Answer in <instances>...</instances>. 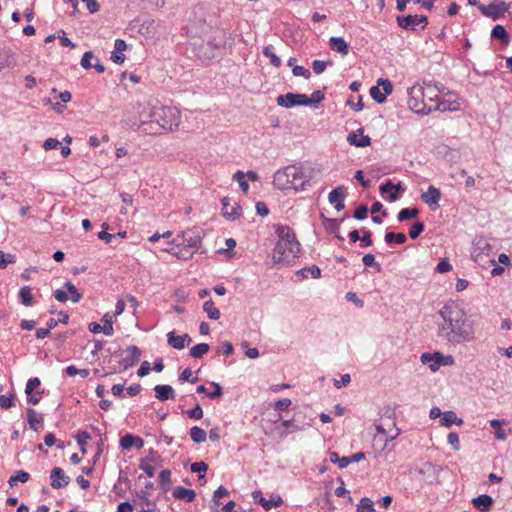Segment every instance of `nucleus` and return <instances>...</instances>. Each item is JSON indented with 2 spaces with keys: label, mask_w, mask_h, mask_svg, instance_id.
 Returning <instances> with one entry per match:
<instances>
[{
  "label": "nucleus",
  "mask_w": 512,
  "mask_h": 512,
  "mask_svg": "<svg viewBox=\"0 0 512 512\" xmlns=\"http://www.w3.org/2000/svg\"><path fill=\"white\" fill-rule=\"evenodd\" d=\"M473 506L481 512H486L490 509L493 504L491 496L483 494L472 500Z\"/></svg>",
  "instance_id": "bb28decb"
},
{
  "label": "nucleus",
  "mask_w": 512,
  "mask_h": 512,
  "mask_svg": "<svg viewBox=\"0 0 512 512\" xmlns=\"http://www.w3.org/2000/svg\"><path fill=\"white\" fill-rule=\"evenodd\" d=\"M377 84H378L380 87H382V89H383V94H385V96H386V97L392 93V91H393V86H392V83H391V81H390V80L380 78V79L377 81Z\"/></svg>",
  "instance_id": "052dcab7"
},
{
  "label": "nucleus",
  "mask_w": 512,
  "mask_h": 512,
  "mask_svg": "<svg viewBox=\"0 0 512 512\" xmlns=\"http://www.w3.org/2000/svg\"><path fill=\"white\" fill-rule=\"evenodd\" d=\"M329 46L333 51L342 55H347L349 53V46L341 37H331L329 40Z\"/></svg>",
  "instance_id": "a878e982"
},
{
  "label": "nucleus",
  "mask_w": 512,
  "mask_h": 512,
  "mask_svg": "<svg viewBox=\"0 0 512 512\" xmlns=\"http://www.w3.org/2000/svg\"><path fill=\"white\" fill-rule=\"evenodd\" d=\"M420 360L423 364H428L431 371H437L441 365H448L445 357L440 352L428 353L421 355Z\"/></svg>",
  "instance_id": "9b49d317"
},
{
  "label": "nucleus",
  "mask_w": 512,
  "mask_h": 512,
  "mask_svg": "<svg viewBox=\"0 0 512 512\" xmlns=\"http://www.w3.org/2000/svg\"><path fill=\"white\" fill-rule=\"evenodd\" d=\"M226 41V32L223 29H212L205 39H195L191 45L199 58L210 60L215 57L218 50Z\"/></svg>",
  "instance_id": "20e7f679"
},
{
  "label": "nucleus",
  "mask_w": 512,
  "mask_h": 512,
  "mask_svg": "<svg viewBox=\"0 0 512 512\" xmlns=\"http://www.w3.org/2000/svg\"><path fill=\"white\" fill-rule=\"evenodd\" d=\"M64 287L67 289L66 292L70 294V298L74 303L81 299V294L77 291L75 285L72 282L67 281Z\"/></svg>",
  "instance_id": "8fccbe9b"
},
{
  "label": "nucleus",
  "mask_w": 512,
  "mask_h": 512,
  "mask_svg": "<svg viewBox=\"0 0 512 512\" xmlns=\"http://www.w3.org/2000/svg\"><path fill=\"white\" fill-rule=\"evenodd\" d=\"M190 470L193 473H205L208 470V465L203 461L194 462L191 464Z\"/></svg>",
  "instance_id": "338daca9"
},
{
  "label": "nucleus",
  "mask_w": 512,
  "mask_h": 512,
  "mask_svg": "<svg viewBox=\"0 0 512 512\" xmlns=\"http://www.w3.org/2000/svg\"><path fill=\"white\" fill-rule=\"evenodd\" d=\"M178 246H185L194 253L201 246V236L199 231L195 229H188L179 233L172 242H178Z\"/></svg>",
  "instance_id": "0eeeda50"
},
{
  "label": "nucleus",
  "mask_w": 512,
  "mask_h": 512,
  "mask_svg": "<svg viewBox=\"0 0 512 512\" xmlns=\"http://www.w3.org/2000/svg\"><path fill=\"white\" fill-rule=\"evenodd\" d=\"M252 496L254 501L261 505L265 510H270L272 507L281 506L283 503V500L279 495L272 494L270 499H265L261 491H254Z\"/></svg>",
  "instance_id": "ddd939ff"
},
{
  "label": "nucleus",
  "mask_w": 512,
  "mask_h": 512,
  "mask_svg": "<svg viewBox=\"0 0 512 512\" xmlns=\"http://www.w3.org/2000/svg\"><path fill=\"white\" fill-rule=\"evenodd\" d=\"M323 219V224L325 225L326 229L329 230L332 233H336L339 230V224L343 219H333V218H327L323 214L321 215Z\"/></svg>",
  "instance_id": "79ce46f5"
},
{
  "label": "nucleus",
  "mask_w": 512,
  "mask_h": 512,
  "mask_svg": "<svg viewBox=\"0 0 512 512\" xmlns=\"http://www.w3.org/2000/svg\"><path fill=\"white\" fill-rule=\"evenodd\" d=\"M439 314L443 320H460L463 312L456 302L450 301L443 306Z\"/></svg>",
  "instance_id": "f3484780"
},
{
  "label": "nucleus",
  "mask_w": 512,
  "mask_h": 512,
  "mask_svg": "<svg viewBox=\"0 0 512 512\" xmlns=\"http://www.w3.org/2000/svg\"><path fill=\"white\" fill-rule=\"evenodd\" d=\"M478 8L484 16L491 17L493 20L499 19L508 10L505 2L491 3L487 6L480 4Z\"/></svg>",
  "instance_id": "9d476101"
},
{
  "label": "nucleus",
  "mask_w": 512,
  "mask_h": 512,
  "mask_svg": "<svg viewBox=\"0 0 512 512\" xmlns=\"http://www.w3.org/2000/svg\"><path fill=\"white\" fill-rule=\"evenodd\" d=\"M41 384L40 379L37 377L30 378L26 383L25 393L31 395L33 391Z\"/></svg>",
  "instance_id": "e2e57ef3"
},
{
  "label": "nucleus",
  "mask_w": 512,
  "mask_h": 512,
  "mask_svg": "<svg viewBox=\"0 0 512 512\" xmlns=\"http://www.w3.org/2000/svg\"><path fill=\"white\" fill-rule=\"evenodd\" d=\"M126 302L130 304V308L132 309V313L134 314L137 302L134 297L128 296L126 298V301L122 299L118 300L115 306V311L112 314L106 313L101 320H112L113 317H117L118 315H120L125 310Z\"/></svg>",
  "instance_id": "6ab92c4d"
},
{
  "label": "nucleus",
  "mask_w": 512,
  "mask_h": 512,
  "mask_svg": "<svg viewBox=\"0 0 512 512\" xmlns=\"http://www.w3.org/2000/svg\"><path fill=\"white\" fill-rule=\"evenodd\" d=\"M425 225L422 221H416L409 229V237L416 239L424 231Z\"/></svg>",
  "instance_id": "a18cd8bd"
},
{
  "label": "nucleus",
  "mask_w": 512,
  "mask_h": 512,
  "mask_svg": "<svg viewBox=\"0 0 512 512\" xmlns=\"http://www.w3.org/2000/svg\"><path fill=\"white\" fill-rule=\"evenodd\" d=\"M113 322H104L103 325H101L99 322H90L88 329L92 333H104L107 336H111L114 332L113 329Z\"/></svg>",
  "instance_id": "393cba45"
},
{
  "label": "nucleus",
  "mask_w": 512,
  "mask_h": 512,
  "mask_svg": "<svg viewBox=\"0 0 512 512\" xmlns=\"http://www.w3.org/2000/svg\"><path fill=\"white\" fill-rule=\"evenodd\" d=\"M441 468L432 464L431 462H423L418 468L417 472L422 475L429 483H433L439 477Z\"/></svg>",
  "instance_id": "2eb2a0df"
},
{
  "label": "nucleus",
  "mask_w": 512,
  "mask_h": 512,
  "mask_svg": "<svg viewBox=\"0 0 512 512\" xmlns=\"http://www.w3.org/2000/svg\"><path fill=\"white\" fill-rule=\"evenodd\" d=\"M415 18V15H399L396 17V22L400 28L415 32L418 26Z\"/></svg>",
  "instance_id": "5701e85b"
},
{
  "label": "nucleus",
  "mask_w": 512,
  "mask_h": 512,
  "mask_svg": "<svg viewBox=\"0 0 512 512\" xmlns=\"http://www.w3.org/2000/svg\"><path fill=\"white\" fill-rule=\"evenodd\" d=\"M2 63L3 69L5 68H13L17 65V60L15 55L12 52H6L4 58L0 60Z\"/></svg>",
  "instance_id": "09e8293b"
},
{
  "label": "nucleus",
  "mask_w": 512,
  "mask_h": 512,
  "mask_svg": "<svg viewBox=\"0 0 512 512\" xmlns=\"http://www.w3.org/2000/svg\"><path fill=\"white\" fill-rule=\"evenodd\" d=\"M155 397L160 401L174 400L176 397L175 390L172 386L159 384L154 387Z\"/></svg>",
  "instance_id": "aec40b11"
},
{
  "label": "nucleus",
  "mask_w": 512,
  "mask_h": 512,
  "mask_svg": "<svg viewBox=\"0 0 512 512\" xmlns=\"http://www.w3.org/2000/svg\"><path fill=\"white\" fill-rule=\"evenodd\" d=\"M183 338H187V344L192 341L188 334L176 336L174 331H171L167 334L168 344L178 350H181L186 346V344L183 342Z\"/></svg>",
  "instance_id": "b1692460"
},
{
  "label": "nucleus",
  "mask_w": 512,
  "mask_h": 512,
  "mask_svg": "<svg viewBox=\"0 0 512 512\" xmlns=\"http://www.w3.org/2000/svg\"><path fill=\"white\" fill-rule=\"evenodd\" d=\"M209 351V345L206 343H200L193 346L190 349V356L193 358H201Z\"/></svg>",
  "instance_id": "58836bf2"
},
{
  "label": "nucleus",
  "mask_w": 512,
  "mask_h": 512,
  "mask_svg": "<svg viewBox=\"0 0 512 512\" xmlns=\"http://www.w3.org/2000/svg\"><path fill=\"white\" fill-rule=\"evenodd\" d=\"M135 436L132 434H126L120 439V446L122 449L129 450L134 446Z\"/></svg>",
  "instance_id": "5fc2aeb1"
},
{
  "label": "nucleus",
  "mask_w": 512,
  "mask_h": 512,
  "mask_svg": "<svg viewBox=\"0 0 512 512\" xmlns=\"http://www.w3.org/2000/svg\"><path fill=\"white\" fill-rule=\"evenodd\" d=\"M30 478L29 473L23 470H19L16 472V475L11 476L8 480V484L13 487L17 484V482L26 483Z\"/></svg>",
  "instance_id": "ea45409f"
},
{
  "label": "nucleus",
  "mask_w": 512,
  "mask_h": 512,
  "mask_svg": "<svg viewBox=\"0 0 512 512\" xmlns=\"http://www.w3.org/2000/svg\"><path fill=\"white\" fill-rule=\"evenodd\" d=\"M159 483L164 491L169 490L171 485V471L169 469H165L160 472Z\"/></svg>",
  "instance_id": "37998d69"
},
{
  "label": "nucleus",
  "mask_w": 512,
  "mask_h": 512,
  "mask_svg": "<svg viewBox=\"0 0 512 512\" xmlns=\"http://www.w3.org/2000/svg\"><path fill=\"white\" fill-rule=\"evenodd\" d=\"M368 214V207L365 204L359 205L353 214V217L357 220H364Z\"/></svg>",
  "instance_id": "680f3d73"
},
{
  "label": "nucleus",
  "mask_w": 512,
  "mask_h": 512,
  "mask_svg": "<svg viewBox=\"0 0 512 512\" xmlns=\"http://www.w3.org/2000/svg\"><path fill=\"white\" fill-rule=\"evenodd\" d=\"M391 190H394L398 193L402 192L404 188L402 187L401 182L394 184L391 180H387L385 183H382L379 187V191L381 194L388 193Z\"/></svg>",
  "instance_id": "4c0bfd02"
},
{
  "label": "nucleus",
  "mask_w": 512,
  "mask_h": 512,
  "mask_svg": "<svg viewBox=\"0 0 512 512\" xmlns=\"http://www.w3.org/2000/svg\"><path fill=\"white\" fill-rule=\"evenodd\" d=\"M457 97L454 93L448 92L443 96V98L438 99L435 105H432L433 111H456L459 109V103L457 102Z\"/></svg>",
  "instance_id": "1a4fd4ad"
},
{
  "label": "nucleus",
  "mask_w": 512,
  "mask_h": 512,
  "mask_svg": "<svg viewBox=\"0 0 512 512\" xmlns=\"http://www.w3.org/2000/svg\"><path fill=\"white\" fill-rule=\"evenodd\" d=\"M440 423L445 427H451L453 424L460 426L463 424V420L458 418L454 411H447L443 413Z\"/></svg>",
  "instance_id": "c756f323"
},
{
  "label": "nucleus",
  "mask_w": 512,
  "mask_h": 512,
  "mask_svg": "<svg viewBox=\"0 0 512 512\" xmlns=\"http://www.w3.org/2000/svg\"><path fill=\"white\" fill-rule=\"evenodd\" d=\"M421 199L424 203L428 204L432 210H436L440 206L441 192L435 186L430 185L427 191L421 194Z\"/></svg>",
  "instance_id": "dca6fc26"
},
{
  "label": "nucleus",
  "mask_w": 512,
  "mask_h": 512,
  "mask_svg": "<svg viewBox=\"0 0 512 512\" xmlns=\"http://www.w3.org/2000/svg\"><path fill=\"white\" fill-rule=\"evenodd\" d=\"M278 241L274 248V264L290 265L298 257L300 244L292 228L280 225L276 229Z\"/></svg>",
  "instance_id": "f03ea898"
},
{
  "label": "nucleus",
  "mask_w": 512,
  "mask_h": 512,
  "mask_svg": "<svg viewBox=\"0 0 512 512\" xmlns=\"http://www.w3.org/2000/svg\"><path fill=\"white\" fill-rule=\"evenodd\" d=\"M373 501L367 497L360 500L357 506V512H375Z\"/></svg>",
  "instance_id": "c03bdc74"
},
{
  "label": "nucleus",
  "mask_w": 512,
  "mask_h": 512,
  "mask_svg": "<svg viewBox=\"0 0 512 512\" xmlns=\"http://www.w3.org/2000/svg\"><path fill=\"white\" fill-rule=\"evenodd\" d=\"M18 298L20 302L25 306H30L33 303V295L31 289L28 286L22 287L18 292Z\"/></svg>",
  "instance_id": "72a5a7b5"
},
{
  "label": "nucleus",
  "mask_w": 512,
  "mask_h": 512,
  "mask_svg": "<svg viewBox=\"0 0 512 512\" xmlns=\"http://www.w3.org/2000/svg\"><path fill=\"white\" fill-rule=\"evenodd\" d=\"M331 61L314 60L312 63V69L316 74H321L326 69L327 65H331Z\"/></svg>",
  "instance_id": "bf43d9fd"
},
{
  "label": "nucleus",
  "mask_w": 512,
  "mask_h": 512,
  "mask_svg": "<svg viewBox=\"0 0 512 512\" xmlns=\"http://www.w3.org/2000/svg\"><path fill=\"white\" fill-rule=\"evenodd\" d=\"M491 38L501 41L502 44L507 45L510 41L509 35L502 25H496L491 31Z\"/></svg>",
  "instance_id": "7c9ffc66"
},
{
  "label": "nucleus",
  "mask_w": 512,
  "mask_h": 512,
  "mask_svg": "<svg viewBox=\"0 0 512 512\" xmlns=\"http://www.w3.org/2000/svg\"><path fill=\"white\" fill-rule=\"evenodd\" d=\"M362 262L365 266L367 267H374L376 268V270L379 272L381 267H380V264H378L376 261H375V257L373 254H366L363 256L362 258Z\"/></svg>",
  "instance_id": "13d9d810"
},
{
  "label": "nucleus",
  "mask_w": 512,
  "mask_h": 512,
  "mask_svg": "<svg viewBox=\"0 0 512 512\" xmlns=\"http://www.w3.org/2000/svg\"><path fill=\"white\" fill-rule=\"evenodd\" d=\"M189 434H190L192 441L195 443H198V444L205 442L206 438H207L206 431L198 426L192 427L190 429Z\"/></svg>",
  "instance_id": "f704fd0d"
},
{
  "label": "nucleus",
  "mask_w": 512,
  "mask_h": 512,
  "mask_svg": "<svg viewBox=\"0 0 512 512\" xmlns=\"http://www.w3.org/2000/svg\"><path fill=\"white\" fill-rule=\"evenodd\" d=\"M474 245H475L474 252L478 250L480 253H482V252L488 253L491 250V245L488 243V241L484 237L476 238Z\"/></svg>",
  "instance_id": "de8ad7c7"
},
{
  "label": "nucleus",
  "mask_w": 512,
  "mask_h": 512,
  "mask_svg": "<svg viewBox=\"0 0 512 512\" xmlns=\"http://www.w3.org/2000/svg\"><path fill=\"white\" fill-rule=\"evenodd\" d=\"M308 274H311V276L314 279H318L321 277V270L318 266L312 265L310 267H305L303 269H300L296 272V276L301 279L307 278Z\"/></svg>",
  "instance_id": "473e14b6"
},
{
  "label": "nucleus",
  "mask_w": 512,
  "mask_h": 512,
  "mask_svg": "<svg viewBox=\"0 0 512 512\" xmlns=\"http://www.w3.org/2000/svg\"><path fill=\"white\" fill-rule=\"evenodd\" d=\"M276 102L279 106L285 108H292L294 106H306L308 102V96L305 94L292 93L279 95L276 98Z\"/></svg>",
  "instance_id": "6e6552de"
},
{
  "label": "nucleus",
  "mask_w": 512,
  "mask_h": 512,
  "mask_svg": "<svg viewBox=\"0 0 512 512\" xmlns=\"http://www.w3.org/2000/svg\"><path fill=\"white\" fill-rule=\"evenodd\" d=\"M187 416L190 419L199 420L203 417V410L199 404H197L193 409L186 411Z\"/></svg>",
  "instance_id": "0e129e2a"
},
{
  "label": "nucleus",
  "mask_w": 512,
  "mask_h": 512,
  "mask_svg": "<svg viewBox=\"0 0 512 512\" xmlns=\"http://www.w3.org/2000/svg\"><path fill=\"white\" fill-rule=\"evenodd\" d=\"M324 93L320 90H316L312 93L311 97H308L306 106H313L320 103L324 99Z\"/></svg>",
  "instance_id": "6e6d98bb"
},
{
  "label": "nucleus",
  "mask_w": 512,
  "mask_h": 512,
  "mask_svg": "<svg viewBox=\"0 0 512 512\" xmlns=\"http://www.w3.org/2000/svg\"><path fill=\"white\" fill-rule=\"evenodd\" d=\"M384 240L387 244H392L393 242L397 244H404L407 240V237L404 233L387 232L385 234Z\"/></svg>",
  "instance_id": "c9c22d12"
},
{
  "label": "nucleus",
  "mask_w": 512,
  "mask_h": 512,
  "mask_svg": "<svg viewBox=\"0 0 512 512\" xmlns=\"http://www.w3.org/2000/svg\"><path fill=\"white\" fill-rule=\"evenodd\" d=\"M204 311L207 312L208 317L212 320H218L220 317L219 310L214 306L213 302L211 300L206 301L203 304Z\"/></svg>",
  "instance_id": "a19ab883"
},
{
  "label": "nucleus",
  "mask_w": 512,
  "mask_h": 512,
  "mask_svg": "<svg viewBox=\"0 0 512 512\" xmlns=\"http://www.w3.org/2000/svg\"><path fill=\"white\" fill-rule=\"evenodd\" d=\"M15 405L13 396L0 395V407L9 409Z\"/></svg>",
  "instance_id": "774afa93"
},
{
  "label": "nucleus",
  "mask_w": 512,
  "mask_h": 512,
  "mask_svg": "<svg viewBox=\"0 0 512 512\" xmlns=\"http://www.w3.org/2000/svg\"><path fill=\"white\" fill-rule=\"evenodd\" d=\"M51 486L54 489H61L69 485L71 479L60 467H54L50 472Z\"/></svg>",
  "instance_id": "f8f14e48"
},
{
  "label": "nucleus",
  "mask_w": 512,
  "mask_h": 512,
  "mask_svg": "<svg viewBox=\"0 0 512 512\" xmlns=\"http://www.w3.org/2000/svg\"><path fill=\"white\" fill-rule=\"evenodd\" d=\"M363 235L360 236V247L365 248L372 245V232L362 229Z\"/></svg>",
  "instance_id": "4d7b16f0"
},
{
  "label": "nucleus",
  "mask_w": 512,
  "mask_h": 512,
  "mask_svg": "<svg viewBox=\"0 0 512 512\" xmlns=\"http://www.w3.org/2000/svg\"><path fill=\"white\" fill-rule=\"evenodd\" d=\"M233 179L236 180L239 185H240V188L243 192H247L248 189H249V184L248 182L245 180V174L244 172L242 171H237L234 175H233Z\"/></svg>",
  "instance_id": "864d4df0"
},
{
  "label": "nucleus",
  "mask_w": 512,
  "mask_h": 512,
  "mask_svg": "<svg viewBox=\"0 0 512 512\" xmlns=\"http://www.w3.org/2000/svg\"><path fill=\"white\" fill-rule=\"evenodd\" d=\"M370 96L379 104L386 101V96L383 94L378 84L370 88Z\"/></svg>",
  "instance_id": "49530a36"
},
{
  "label": "nucleus",
  "mask_w": 512,
  "mask_h": 512,
  "mask_svg": "<svg viewBox=\"0 0 512 512\" xmlns=\"http://www.w3.org/2000/svg\"><path fill=\"white\" fill-rule=\"evenodd\" d=\"M263 55L270 59V63L275 67L281 66V59L269 48L265 47L263 49Z\"/></svg>",
  "instance_id": "3c124183"
},
{
  "label": "nucleus",
  "mask_w": 512,
  "mask_h": 512,
  "mask_svg": "<svg viewBox=\"0 0 512 512\" xmlns=\"http://www.w3.org/2000/svg\"><path fill=\"white\" fill-rule=\"evenodd\" d=\"M346 198V188L342 185L333 189L329 195V203L334 205L337 211H341L345 208L344 199Z\"/></svg>",
  "instance_id": "a211bd4d"
},
{
  "label": "nucleus",
  "mask_w": 512,
  "mask_h": 512,
  "mask_svg": "<svg viewBox=\"0 0 512 512\" xmlns=\"http://www.w3.org/2000/svg\"><path fill=\"white\" fill-rule=\"evenodd\" d=\"M27 420L30 425V428L33 429L34 431H38V424L42 422V418L38 417V414L34 409H27Z\"/></svg>",
  "instance_id": "e433bc0d"
},
{
  "label": "nucleus",
  "mask_w": 512,
  "mask_h": 512,
  "mask_svg": "<svg viewBox=\"0 0 512 512\" xmlns=\"http://www.w3.org/2000/svg\"><path fill=\"white\" fill-rule=\"evenodd\" d=\"M173 496L176 499L185 500L186 502H193L196 497V493L192 489H187L181 486H178L173 491Z\"/></svg>",
  "instance_id": "cd10ccee"
},
{
  "label": "nucleus",
  "mask_w": 512,
  "mask_h": 512,
  "mask_svg": "<svg viewBox=\"0 0 512 512\" xmlns=\"http://www.w3.org/2000/svg\"><path fill=\"white\" fill-rule=\"evenodd\" d=\"M173 243L176 244V247H173L170 250H167L169 253H171L178 259H182V260H188V259L192 258V256L194 255V251L189 250L185 246H183L181 248V246H178L179 241L173 242Z\"/></svg>",
  "instance_id": "c85d7f7f"
},
{
  "label": "nucleus",
  "mask_w": 512,
  "mask_h": 512,
  "mask_svg": "<svg viewBox=\"0 0 512 512\" xmlns=\"http://www.w3.org/2000/svg\"><path fill=\"white\" fill-rule=\"evenodd\" d=\"M427 92L432 94L434 86L427 84L425 87L413 86L408 89V106L412 111L417 114H429L432 112V105L425 100V97L428 96Z\"/></svg>",
  "instance_id": "423d86ee"
},
{
  "label": "nucleus",
  "mask_w": 512,
  "mask_h": 512,
  "mask_svg": "<svg viewBox=\"0 0 512 512\" xmlns=\"http://www.w3.org/2000/svg\"><path fill=\"white\" fill-rule=\"evenodd\" d=\"M447 441L455 451L460 449L459 436L456 432H450L447 436Z\"/></svg>",
  "instance_id": "69168bd1"
},
{
  "label": "nucleus",
  "mask_w": 512,
  "mask_h": 512,
  "mask_svg": "<svg viewBox=\"0 0 512 512\" xmlns=\"http://www.w3.org/2000/svg\"><path fill=\"white\" fill-rule=\"evenodd\" d=\"M419 209L417 207L412 208H403L397 214V220L399 222H404L407 220L414 219L418 216Z\"/></svg>",
  "instance_id": "2f4dec72"
},
{
  "label": "nucleus",
  "mask_w": 512,
  "mask_h": 512,
  "mask_svg": "<svg viewBox=\"0 0 512 512\" xmlns=\"http://www.w3.org/2000/svg\"><path fill=\"white\" fill-rule=\"evenodd\" d=\"M358 132L360 134H363V129L360 128L358 130ZM347 142L350 144V145H353L355 147H361V148H364V147H367L371 144V139L369 136H365V135H361V137L358 136L357 133L355 132H352V133H349L348 136H347Z\"/></svg>",
  "instance_id": "4be33fe9"
},
{
  "label": "nucleus",
  "mask_w": 512,
  "mask_h": 512,
  "mask_svg": "<svg viewBox=\"0 0 512 512\" xmlns=\"http://www.w3.org/2000/svg\"><path fill=\"white\" fill-rule=\"evenodd\" d=\"M273 184L280 190L287 188L304 190L309 185V180L306 178L301 166L292 164L275 172Z\"/></svg>",
  "instance_id": "7ed1b4c3"
},
{
  "label": "nucleus",
  "mask_w": 512,
  "mask_h": 512,
  "mask_svg": "<svg viewBox=\"0 0 512 512\" xmlns=\"http://www.w3.org/2000/svg\"><path fill=\"white\" fill-rule=\"evenodd\" d=\"M221 203H222V215L226 219L233 221L240 216L239 210L241 209V206L239 204H236L234 207H232L231 210H229V206H230L229 197H223L221 199Z\"/></svg>",
  "instance_id": "412c9836"
},
{
  "label": "nucleus",
  "mask_w": 512,
  "mask_h": 512,
  "mask_svg": "<svg viewBox=\"0 0 512 512\" xmlns=\"http://www.w3.org/2000/svg\"><path fill=\"white\" fill-rule=\"evenodd\" d=\"M122 353L125 354V357H123L122 360L120 361V365L124 370L135 365L139 361L141 356V350L134 345L127 347V349Z\"/></svg>",
  "instance_id": "4468645a"
},
{
  "label": "nucleus",
  "mask_w": 512,
  "mask_h": 512,
  "mask_svg": "<svg viewBox=\"0 0 512 512\" xmlns=\"http://www.w3.org/2000/svg\"><path fill=\"white\" fill-rule=\"evenodd\" d=\"M141 128L149 134H160L162 130L178 128L180 112L174 107L155 105L145 107L140 113Z\"/></svg>",
  "instance_id": "f257e3e1"
},
{
  "label": "nucleus",
  "mask_w": 512,
  "mask_h": 512,
  "mask_svg": "<svg viewBox=\"0 0 512 512\" xmlns=\"http://www.w3.org/2000/svg\"><path fill=\"white\" fill-rule=\"evenodd\" d=\"M472 322H442L438 334L452 343L470 341L474 338Z\"/></svg>",
  "instance_id": "39448f33"
},
{
  "label": "nucleus",
  "mask_w": 512,
  "mask_h": 512,
  "mask_svg": "<svg viewBox=\"0 0 512 512\" xmlns=\"http://www.w3.org/2000/svg\"><path fill=\"white\" fill-rule=\"evenodd\" d=\"M91 438L90 434L87 431H81L77 435V443L80 446V451L85 454L86 453V441Z\"/></svg>",
  "instance_id": "603ef678"
}]
</instances>
